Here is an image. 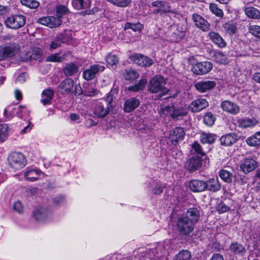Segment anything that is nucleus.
I'll return each mask as SVG.
<instances>
[{
    "label": "nucleus",
    "mask_w": 260,
    "mask_h": 260,
    "mask_svg": "<svg viewBox=\"0 0 260 260\" xmlns=\"http://www.w3.org/2000/svg\"><path fill=\"white\" fill-rule=\"evenodd\" d=\"M225 30L230 34H235L237 30L236 24L231 23H225L224 25Z\"/></svg>",
    "instance_id": "obj_56"
},
{
    "label": "nucleus",
    "mask_w": 260,
    "mask_h": 260,
    "mask_svg": "<svg viewBox=\"0 0 260 260\" xmlns=\"http://www.w3.org/2000/svg\"><path fill=\"white\" fill-rule=\"evenodd\" d=\"M42 54V51L39 48H35L32 52V57L34 59H38L41 57Z\"/></svg>",
    "instance_id": "obj_59"
},
{
    "label": "nucleus",
    "mask_w": 260,
    "mask_h": 260,
    "mask_svg": "<svg viewBox=\"0 0 260 260\" xmlns=\"http://www.w3.org/2000/svg\"><path fill=\"white\" fill-rule=\"evenodd\" d=\"M34 219L38 221H44L49 217L50 212L44 207L36 208L32 214Z\"/></svg>",
    "instance_id": "obj_15"
},
{
    "label": "nucleus",
    "mask_w": 260,
    "mask_h": 260,
    "mask_svg": "<svg viewBox=\"0 0 260 260\" xmlns=\"http://www.w3.org/2000/svg\"><path fill=\"white\" fill-rule=\"evenodd\" d=\"M118 90L116 88L112 89L107 94L106 99L102 100V102L104 103L107 105H108V106L111 108L112 107V103L113 100V98H115V95L118 93Z\"/></svg>",
    "instance_id": "obj_38"
},
{
    "label": "nucleus",
    "mask_w": 260,
    "mask_h": 260,
    "mask_svg": "<svg viewBox=\"0 0 260 260\" xmlns=\"http://www.w3.org/2000/svg\"><path fill=\"white\" fill-rule=\"evenodd\" d=\"M210 260H224L223 256L219 253L214 254Z\"/></svg>",
    "instance_id": "obj_63"
},
{
    "label": "nucleus",
    "mask_w": 260,
    "mask_h": 260,
    "mask_svg": "<svg viewBox=\"0 0 260 260\" xmlns=\"http://www.w3.org/2000/svg\"><path fill=\"white\" fill-rule=\"evenodd\" d=\"M214 60L219 64H226L229 62L226 56L220 51L216 52L215 53Z\"/></svg>",
    "instance_id": "obj_39"
},
{
    "label": "nucleus",
    "mask_w": 260,
    "mask_h": 260,
    "mask_svg": "<svg viewBox=\"0 0 260 260\" xmlns=\"http://www.w3.org/2000/svg\"><path fill=\"white\" fill-rule=\"evenodd\" d=\"M194 225L199 221L200 218V211L197 208H189L185 215H183Z\"/></svg>",
    "instance_id": "obj_18"
},
{
    "label": "nucleus",
    "mask_w": 260,
    "mask_h": 260,
    "mask_svg": "<svg viewBox=\"0 0 260 260\" xmlns=\"http://www.w3.org/2000/svg\"><path fill=\"white\" fill-rule=\"evenodd\" d=\"M209 10L210 12L216 16L222 18L223 16V12L219 8L216 4H210L209 5Z\"/></svg>",
    "instance_id": "obj_46"
},
{
    "label": "nucleus",
    "mask_w": 260,
    "mask_h": 260,
    "mask_svg": "<svg viewBox=\"0 0 260 260\" xmlns=\"http://www.w3.org/2000/svg\"><path fill=\"white\" fill-rule=\"evenodd\" d=\"M229 250L232 254L239 256H243L246 251L245 247L237 242H234L231 244L229 246Z\"/></svg>",
    "instance_id": "obj_22"
},
{
    "label": "nucleus",
    "mask_w": 260,
    "mask_h": 260,
    "mask_svg": "<svg viewBox=\"0 0 260 260\" xmlns=\"http://www.w3.org/2000/svg\"><path fill=\"white\" fill-rule=\"evenodd\" d=\"M185 132L181 127H176L170 132L169 138L173 145H176L179 141L184 139Z\"/></svg>",
    "instance_id": "obj_13"
},
{
    "label": "nucleus",
    "mask_w": 260,
    "mask_h": 260,
    "mask_svg": "<svg viewBox=\"0 0 260 260\" xmlns=\"http://www.w3.org/2000/svg\"><path fill=\"white\" fill-rule=\"evenodd\" d=\"M257 167V162L252 158H246L241 165L242 171L245 174L254 170Z\"/></svg>",
    "instance_id": "obj_24"
},
{
    "label": "nucleus",
    "mask_w": 260,
    "mask_h": 260,
    "mask_svg": "<svg viewBox=\"0 0 260 260\" xmlns=\"http://www.w3.org/2000/svg\"><path fill=\"white\" fill-rule=\"evenodd\" d=\"M105 69L104 66L99 64L91 65L89 68L85 70L83 73L84 79L87 81L91 80L95 77L99 72H103Z\"/></svg>",
    "instance_id": "obj_7"
},
{
    "label": "nucleus",
    "mask_w": 260,
    "mask_h": 260,
    "mask_svg": "<svg viewBox=\"0 0 260 260\" xmlns=\"http://www.w3.org/2000/svg\"><path fill=\"white\" fill-rule=\"evenodd\" d=\"M24 189L25 190V193H29L31 195H34L36 193H39L38 189L33 186H27L25 188H24Z\"/></svg>",
    "instance_id": "obj_60"
},
{
    "label": "nucleus",
    "mask_w": 260,
    "mask_h": 260,
    "mask_svg": "<svg viewBox=\"0 0 260 260\" xmlns=\"http://www.w3.org/2000/svg\"><path fill=\"white\" fill-rule=\"evenodd\" d=\"M69 11V9L66 6L63 5H59L56 8V14L57 18L56 19H59L61 20V18L62 16L67 14Z\"/></svg>",
    "instance_id": "obj_51"
},
{
    "label": "nucleus",
    "mask_w": 260,
    "mask_h": 260,
    "mask_svg": "<svg viewBox=\"0 0 260 260\" xmlns=\"http://www.w3.org/2000/svg\"><path fill=\"white\" fill-rule=\"evenodd\" d=\"M190 190L194 192H199L207 189L208 187L207 182L199 180H192L189 184Z\"/></svg>",
    "instance_id": "obj_20"
},
{
    "label": "nucleus",
    "mask_w": 260,
    "mask_h": 260,
    "mask_svg": "<svg viewBox=\"0 0 260 260\" xmlns=\"http://www.w3.org/2000/svg\"><path fill=\"white\" fill-rule=\"evenodd\" d=\"M108 2L119 7L124 8L132 2L131 0H107Z\"/></svg>",
    "instance_id": "obj_49"
},
{
    "label": "nucleus",
    "mask_w": 260,
    "mask_h": 260,
    "mask_svg": "<svg viewBox=\"0 0 260 260\" xmlns=\"http://www.w3.org/2000/svg\"><path fill=\"white\" fill-rule=\"evenodd\" d=\"M216 135L213 134L202 133L200 136V141L202 144H213Z\"/></svg>",
    "instance_id": "obj_34"
},
{
    "label": "nucleus",
    "mask_w": 260,
    "mask_h": 260,
    "mask_svg": "<svg viewBox=\"0 0 260 260\" xmlns=\"http://www.w3.org/2000/svg\"><path fill=\"white\" fill-rule=\"evenodd\" d=\"M8 126L6 124H0V142H4L8 136Z\"/></svg>",
    "instance_id": "obj_43"
},
{
    "label": "nucleus",
    "mask_w": 260,
    "mask_h": 260,
    "mask_svg": "<svg viewBox=\"0 0 260 260\" xmlns=\"http://www.w3.org/2000/svg\"><path fill=\"white\" fill-rule=\"evenodd\" d=\"M219 176L225 182L230 183L232 181L233 174L226 170H221L219 173Z\"/></svg>",
    "instance_id": "obj_48"
},
{
    "label": "nucleus",
    "mask_w": 260,
    "mask_h": 260,
    "mask_svg": "<svg viewBox=\"0 0 260 260\" xmlns=\"http://www.w3.org/2000/svg\"><path fill=\"white\" fill-rule=\"evenodd\" d=\"M8 161L10 166L16 170L23 168L26 164L25 156L20 152L10 153L8 157Z\"/></svg>",
    "instance_id": "obj_3"
},
{
    "label": "nucleus",
    "mask_w": 260,
    "mask_h": 260,
    "mask_svg": "<svg viewBox=\"0 0 260 260\" xmlns=\"http://www.w3.org/2000/svg\"><path fill=\"white\" fill-rule=\"evenodd\" d=\"M37 22L42 25L48 26L50 28L57 27L62 23L61 20L56 19V17L54 16L40 18L38 19Z\"/></svg>",
    "instance_id": "obj_14"
},
{
    "label": "nucleus",
    "mask_w": 260,
    "mask_h": 260,
    "mask_svg": "<svg viewBox=\"0 0 260 260\" xmlns=\"http://www.w3.org/2000/svg\"><path fill=\"white\" fill-rule=\"evenodd\" d=\"M147 82V80L146 79L142 78L137 84L134 86H129L128 88V90L133 92H137L138 91L141 90L145 87Z\"/></svg>",
    "instance_id": "obj_41"
},
{
    "label": "nucleus",
    "mask_w": 260,
    "mask_h": 260,
    "mask_svg": "<svg viewBox=\"0 0 260 260\" xmlns=\"http://www.w3.org/2000/svg\"><path fill=\"white\" fill-rule=\"evenodd\" d=\"M172 109H173V106H167L164 108H162L159 111V113L161 116H167L169 115L171 117Z\"/></svg>",
    "instance_id": "obj_55"
},
{
    "label": "nucleus",
    "mask_w": 260,
    "mask_h": 260,
    "mask_svg": "<svg viewBox=\"0 0 260 260\" xmlns=\"http://www.w3.org/2000/svg\"><path fill=\"white\" fill-rule=\"evenodd\" d=\"M164 186L162 184H157L153 189V193L155 194H159L164 192Z\"/></svg>",
    "instance_id": "obj_61"
},
{
    "label": "nucleus",
    "mask_w": 260,
    "mask_h": 260,
    "mask_svg": "<svg viewBox=\"0 0 260 260\" xmlns=\"http://www.w3.org/2000/svg\"><path fill=\"white\" fill-rule=\"evenodd\" d=\"M249 32L255 37L260 39V26L256 25H251L249 27Z\"/></svg>",
    "instance_id": "obj_54"
},
{
    "label": "nucleus",
    "mask_w": 260,
    "mask_h": 260,
    "mask_svg": "<svg viewBox=\"0 0 260 260\" xmlns=\"http://www.w3.org/2000/svg\"><path fill=\"white\" fill-rule=\"evenodd\" d=\"M208 37L213 43L220 48H224L226 46V43L222 37L218 33L215 31H210Z\"/></svg>",
    "instance_id": "obj_25"
},
{
    "label": "nucleus",
    "mask_w": 260,
    "mask_h": 260,
    "mask_svg": "<svg viewBox=\"0 0 260 260\" xmlns=\"http://www.w3.org/2000/svg\"><path fill=\"white\" fill-rule=\"evenodd\" d=\"M65 58V55L59 56L58 53H55L48 56L46 58V61L49 62H61L64 60Z\"/></svg>",
    "instance_id": "obj_53"
},
{
    "label": "nucleus",
    "mask_w": 260,
    "mask_h": 260,
    "mask_svg": "<svg viewBox=\"0 0 260 260\" xmlns=\"http://www.w3.org/2000/svg\"><path fill=\"white\" fill-rule=\"evenodd\" d=\"M172 110L171 117L176 120L181 119L187 114V110L182 107L176 108L173 106V109Z\"/></svg>",
    "instance_id": "obj_32"
},
{
    "label": "nucleus",
    "mask_w": 260,
    "mask_h": 260,
    "mask_svg": "<svg viewBox=\"0 0 260 260\" xmlns=\"http://www.w3.org/2000/svg\"><path fill=\"white\" fill-rule=\"evenodd\" d=\"M21 4L31 9H36L39 6V3L36 0H20Z\"/></svg>",
    "instance_id": "obj_52"
},
{
    "label": "nucleus",
    "mask_w": 260,
    "mask_h": 260,
    "mask_svg": "<svg viewBox=\"0 0 260 260\" xmlns=\"http://www.w3.org/2000/svg\"><path fill=\"white\" fill-rule=\"evenodd\" d=\"M176 226L178 232L185 236L188 235L194 228V225L183 215L178 217Z\"/></svg>",
    "instance_id": "obj_4"
},
{
    "label": "nucleus",
    "mask_w": 260,
    "mask_h": 260,
    "mask_svg": "<svg viewBox=\"0 0 260 260\" xmlns=\"http://www.w3.org/2000/svg\"><path fill=\"white\" fill-rule=\"evenodd\" d=\"M253 80L260 84V72H256L252 75Z\"/></svg>",
    "instance_id": "obj_64"
},
{
    "label": "nucleus",
    "mask_w": 260,
    "mask_h": 260,
    "mask_svg": "<svg viewBox=\"0 0 260 260\" xmlns=\"http://www.w3.org/2000/svg\"><path fill=\"white\" fill-rule=\"evenodd\" d=\"M215 85V82L210 80H205L198 82L194 84V87L199 92H204L213 88Z\"/></svg>",
    "instance_id": "obj_19"
},
{
    "label": "nucleus",
    "mask_w": 260,
    "mask_h": 260,
    "mask_svg": "<svg viewBox=\"0 0 260 260\" xmlns=\"http://www.w3.org/2000/svg\"><path fill=\"white\" fill-rule=\"evenodd\" d=\"M215 119L216 118L213 114L211 112H209L205 114L203 118V121L206 125L211 126L214 124Z\"/></svg>",
    "instance_id": "obj_45"
},
{
    "label": "nucleus",
    "mask_w": 260,
    "mask_h": 260,
    "mask_svg": "<svg viewBox=\"0 0 260 260\" xmlns=\"http://www.w3.org/2000/svg\"><path fill=\"white\" fill-rule=\"evenodd\" d=\"M192 19L196 27L203 31H207L210 29L209 23L202 16L198 14H193Z\"/></svg>",
    "instance_id": "obj_11"
},
{
    "label": "nucleus",
    "mask_w": 260,
    "mask_h": 260,
    "mask_svg": "<svg viewBox=\"0 0 260 260\" xmlns=\"http://www.w3.org/2000/svg\"><path fill=\"white\" fill-rule=\"evenodd\" d=\"M106 60L108 65L112 67L117 64L119 61V58L116 55L109 54L108 55H107Z\"/></svg>",
    "instance_id": "obj_50"
},
{
    "label": "nucleus",
    "mask_w": 260,
    "mask_h": 260,
    "mask_svg": "<svg viewBox=\"0 0 260 260\" xmlns=\"http://www.w3.org/2000/svg\"><path fill=\"white\" fill-rule=\"evenodd\" d=\"M20 49L17 43H8L0 46V61L16 55Z\"/></svg>",
    "instance_id": "obj_2"
},
{
    "label": "nucleus",
    "mask_w": 260,
    "mask_h": 260,
    "mask_svg": "<svg viewBox=\"0 0 260 260\" xmlns=\"http://www.w3.org/2000/svg\"><path fill=\"white\" fill-rule=\"evenodd\" d=\"M143 28V25L139 22L135 23L127 22L124 26V30L131 29L134 31H141Z\"/></svg>",
    "instance_id": "obj_42"
},
{
    "label": "nucleus",
    "mask_w": 260,
    "mask_h": 260,
    "mask_svg": "<svg viewBox=\"0 0 260 260\" xmlns=\"http://www.w3.org/2000/svg\"><path fill=\"white\" fill-rule=\"evenodd\" d=\"M13 208L15 212L19 214H22L23 212V206L19 200L14 202Z\"/></svg>",
    "instance_id": "obj_57"
},
{
    "label": "nucleus",
    "mask_w": 260,
    "mask_h": 260,
    "mask_svg": "<svg viewBox=\"0 0 260 260\" xmlns=\"http://www.w3.org/2000/svg\"><path fill=\"white\" fill-rule=\"evenodd\" d=\"M208 106V102L204 99H198L189 106V110L192 112H198L203 110Z\"/></svg>",
    "instance_id": "obj_17"
},
{
    "label": "nucleus",
    "mask_w": 260,
    "mask_h": 260,
    "mask_svg": "<svg viewBox=\"0 0 260 260\" xmlns=\"http://www.w3.org/2000/svg\"><path fill=\"white\" fill-rule=\"evenodd\" d=\"M153 7L160 8L162 14L166 13H174V11L171 10V7L167 2L156 1L151 3Z\"/></svg>",
    "instance_id": "obj_27"
},
{
    "label": "nucleus",
    "mask_w": 260,
    "mask_h": 260,
    "mask_svg": "<svg viewBox=\"0 0 260 260\" xmlns=\"http://www.w3.org/2000/svg\"><path fill=\"white\" fill-rule=\"evenodd\" d=\"M74 85V81L70 78H67L63 80L58 87L62 93H69L72 91Z\"/></svg>",
    "instance_id": "obj_26"
},
{
    "label": "nucleus",
    "mask_w": 260,
    "mask_h": 260,
    "mask_svg": "<svg viewBox=\"0 0 260 260\" xmlns=\"http://www.w3.org/2000/svg\"><path fill=\"white\" fill-rule=\"evenodd\" d=\"M202 159L199 157L192 156L185 164V168L189 172H193L200 168L202 166Z\"/></svg>",
    "instance_id": "obj_12"
},
{
    "label": "nucleus",
    "mask_w": 260,
    "mask_h": 260,
    "mask_svg": "<svg viewBox=\"0 0 260 260\" xmlns=\"http://www.w3.org/2000/svg\"><path fill=\"white\" fill-rule=\"evenodd\" d=\"M222 110L231 114H237L240 111L239 107L235 103L230 101H224L221 104Z\"/></svg>",
    "instance_id": "obj_21"
},
{
    "label": "nucleus",
    "mask_w": 260,
    "mask_h": 260,
    "mask_svg": "<svg viewBox=\"0 0 260 260\" xmlns=\"http://www.w3.org/2000/svg\"><path fill=\"white\" fill-rule=\"evenodd\" d=\"M54 94V91L51 88H48L44 90L41 94V102L43 105L50 104Z\"/></svg>",
    "instance_id": "obj_28"
},
{
    "label": "nucleus",
    "mask_w": 260,
    "mask_h": 260,
    "mask_svg": "<svg viewBox=\"0 0 260 260\" xmlns=\"http://www.w3.org/2000/svg\"><path fill=\"white\" fill-rule=\"evenodd\" d=\"M207 189L211 191H216L220 189V185L217 179H210L207 182Z\"/></svg>",
    "instance_id": "obj_40"
},
{
    "label": "nucleus",
    "mask_w": 260,
    "mask_h": 260,
    "mask_svg": "<svg viewBox=\"0 0 260 260\" xmlns=\"http://www.w3.org/2000/svg\"><path fill=\"white\" fill-rule=\"evenodd\" d=\"M190 252L187 250H183L179 252L174 257V260H190Z\"/></svg>",
    "instance_id": "obj_44"
},
{
    "label": "nucleus",
    "mask_w": 260,
    "mask_h": 260,
    "mask_svg": "<svg viewBox=\"0 0 260 260\" xmlns=\"http://www.w3.org/2000/svg\"><path fill=\"white\" fill-rule=\"evenodd\" d=\"M52 200L54 205H59L63 202L64 198L62 196H55Z\"/></svg>",
    "instance_id": "obj_62"
},
{
    "label": "nucleus",
    "mask_w": 260,
    "mask_h": 260,
    "mask_svg": "<svg viewBox=\"0 0 260 260\" xmlns=\"http://www.w3.org/2000/svg\"><path fill=\"white\" fill-rule=\"evenodd\" d=\"M246 142L250 146L256 147L260 145V132L248 138Z\"/></svg>",
    "instance_id": "obj_35"
},
{
    "label": "nucleus",
    "mask_w": 260,
    "mask_h": 260,
    "mask_svg": "<svg viewBox=\"0 0 260 260\" xmlns=\"http://www.w3.org/2000/svg\"><path fill=\"white\" fill-rule=\"evenodd\" d=\"M140 104V100L136 98H131L126 100L124 104L123 110L129 113L135 110Z\"/></svg>",
    "instance_id": "obj_23"
},
{
    "label": "nucleus",
    "mask_w": 260,
    "mask_h": 260,
    "mask_svg": "<svg viewBox=\"0 0 260 260\" xmlns=\"http://www.w3.org/2000/svg\"><path fill=\"white\" fill-rule=\"evenodd\" d=\"M166 80L162 76L153 77L149 82L148 91L152 93L157 94L161 97L168 93L169 90L166 87Z\"/></svg>",
    "instance_id": "obj_1"
},
{
    "label": "nucleus",
    "mask_w": 260,
    "mask_h": 260,
    "mask_svg": "<svg viewBox=\"0 0 260 260\" xmlns=\"http://www.w3.org/2000/svg\"><path fill=\"white\" fill-rule=\"evenodd\" d=\"M236 135L233 133L222 136L220 139L221 144L225 146L232 145L236 142Z\"/></svg>",
    "instance_id": "obj_29"
},
{
    "label": "nucleus",
    "mask_w": 260,
    "mask_h": 260,
    "mask_svg": "<svg viewBox=\"0 0 260 260\" xmlns=\"http://www.w3.org/2000/svg\"><path fill=\"white\" fill-rule=\"evenodd\" d=\"M111 108L102 101L98 102L95 104L93 113L98 118H104L110 112Z\"/></svg>",
    "instance_id": "obj_9"
},
{
    "label": "nucleus",
    "mask_w": 260,
    "mask_h": 260,
    "mask_svg": "<svg viewBox=\"0 0 260 260\" xmlns=\"http://www.w3.org/2000/svg\"><path fill=\"white\" fill-rule=\"evenodd\" d=\"M44 173L39 169L27 168L24 173V178L30 182H35L40 179Z\"/></svg>",
    "instance_id": "obj_10"
},
{
    "label": "nucleus",
    "mask_w": 260,
    "mask_h": 260,
    "mask_svg": "<svg viewBox=\"0 0 260 260\" xmlns=\"http://www.w3.org/2000/svg\"><path fill=\"white\" fill-rule=\"evenodd\" d=\"M192 151L194 150L196 153V155L194 156L202 158L203 156L205 155V152L202 150L201 146L198 142H195L192 144Z\"/></svg>",
    "instance_id": "obj_47"
},
{
    "label": "nucleus",
    "mask_w": 260,
    "mask_h": 260,
    "mask_svg": "<svg viewBox=\"0 0 260 260\" xmlns=\"http://www.w3.org/2000/svg\"><path fill=\"white\" fill-rule=\"evenodd\" d=\"M123 75L125 80L129 81L136 80L139 76L138 73L131 69L125 70L123 72Z\"/></svg>",
    "instance_id": "obj_37"
},
{
    "label": "nucleus",
    "mask_w": 260,
    "mask_h": 260,
    "mask_svg": "<svg viewBox=\"0 0 260 260\" xmlns=\"http://www.w3.org/2000/svg\"><path fill=\"white\" fill-rule=\"evenodd\" d=\"M69 36L66 33L58 34L50 44V50L55 49L61 46L62 43L68 42Z\"/></svg>",
    "instance_id": "obj_16"
},
{
    "label": "nucleus",
    "mask_w": 260,
    "mask_h": 260,
    "mask_svg": "<svg viewBox=\"0 0 260 260\" xmlns=\"http://www.w3.org/2000/svg\"><path fill=\"white\" fill-rule=\"evenodd\" d=\"M213 64L210 61L197 62L192 68L193 73L198 75H205L209 73L212 69Z\"/></svg>",
    "instance_id": "obj_8"
},
{
    "label": "nucleus",
    "mask_w": 260,
    "mask_h": 260,
    "mask_svg": "<svg viewBox=\"0 0 260 260\" xmlns=\"http://www.w3.org/2000/svg\"><path fill=\"white\" fill-rule=\"evenodd\" d=\"M229 208L223 203H220L217 207V210L219 214L227 212Z\"/></svg>",
    "instance_id": "obj_58"
},
{
    "label": "nucleus",
    "mask_w": 260,
    "mask_h": 260,
    "mask_svg": "<svg viewBox=\"0 0 260 260\" xmlns=\"http://www.w3.org/2000/svg\"><path fill=\"white\" fill-rule=\"evenodd\" d=\"M73 7L77 10L88 9L91 5L90 0H72Z\"/></svg>",
    "instance_id": "obj_31"
},
{
    "label": "nucleus",
    "mask_w": 260,
    "mask_h": 260,
    "mask_svg": "<svg viewBox=\"0 0 260 260\" xmlns=\"http://www.w3.org/2000/svg\"><path fill=\"white\" fill-rule=\"evenodd\" d=\"M258 123L257 120L255 118H242L237 121L238 126L241 128H247L255 126Z\"/></svg>",
    "instance_id": "obj_30"
},
{
    "label": "nucleus",
    "mask_w": 260,
    "mask_h": 260,
    "mask_svg": "<svg viewBox=\"0 0 260 260\" xmlns=\"http://www.w3.org/2000/svg\"><path fill=\"white\" fill-rule=\"evenodd\" d=\"M245 14L252 19H258L260 18V12L255 8L250 7L245 9Z\"/></svg>",
    "instance_id": "obj_36"
},
{
    "label": "nucleus",
    "mask_w": 260,
    "mask_h": 260,
    "mask_svg": "<svg viewBox=\"0 0 260 260\" xmlns=\"http://www.w3.org/2000/svg\"><path fill=\"white\" fill-rule=\"evenodd\" d=\"M78 71V67L73 62L67 64L63 69L66 76H72L77 73Z\"/></svg>",
    "instance_id": "obj_33"
},
{
    "label": "nucleus",
    "mask_w": 260,
    "mask_h": 260,
    "mask_svg": "<svg viewBox=\"0 0 260 260\" xmlns=\"http://www.w3.org/2000/svg\"><path fill=\"white\" fill-rule=\"evenodd\" d=\"M26 21V17L22 15H15L7 18L5 20L7 27L17 29L23 27Z\"/></svg>",
    "instance_id": "obj_5"
},
{
    "label": "nucleus",
    "mask_w": 260,
    "mask_h": 260,
    "mask_svg": "<svg viewBox=\"0 0 260 260\" xmlns=\"http://www.w3.org/2000/svg\"><path fill=\"white\" fill-rule=\"evenodd\" d=\"M130 59L138 66L143 67H149L154 63L149 57L139 53H134L130 56Z\"/></svg>",
    "instance_id": "obj_6"
}]
</instances>
